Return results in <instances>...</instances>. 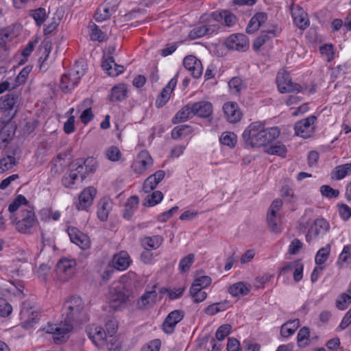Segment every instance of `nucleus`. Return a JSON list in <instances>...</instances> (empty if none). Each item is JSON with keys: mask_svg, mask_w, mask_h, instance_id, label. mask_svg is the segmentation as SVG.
<instances>
[{"mask_svg": "<svg viewBox=\"0 0 351 351\" xmlns=\"http://www.w3.org/2000/svg\"><path fill=\"white\" fill-rule=\"evenodd\" d=\"M76 262L73 259L62 258L56 265V271L64 280L71 278L75 273Z\"/></svg>", "mask_w": 351, "mask_h": 351, "instance_id": "nucleus-12", "label": "nucleus"}, {"mask_svg": "<svg viewBox=\"0 0 351 351\" xmlns=\"http://www.w3.org/2000/svg\"><path fill=\"white\" fill-rule=\"evenodd\" d=\"M276 82L278 90L280 93L297 92L299 93L302 87L299 84L294 83L285 71L278 72L276 76Z\"/></svg>", "mask_w": 351, "mask_h": 351, "instance_id": "nucleus-8", "label": "nucleus"}, {"mask_svg": "<svg viewBox=\"0 0 351 351\" xmlns=\"http://www.w3.org/2000/svg\"><path fill=\"white\" fill-rule=\"evenodd\" d=\"M228 86L233 94H238L243 88L242 80L239 77H232L228 82Z\"/></svg>", "mask_w": 351, "mask_h": 351, "instance_id": "nucleus-51", "label": "nucleus"}, {"mask_svg": "<svg viewBox=\"0 0 351 351\" xmlns=\"http://www.w3.org/2000/svg\"><path fill=\"white\" fill-rule=\"evenodd\" d=\"M316 119L315 116L311 115L296 122L294 125L295 134L304 138L310 137L314 132L313 124Z\"/></svg>", "mask_w": 351, "mask_h": 351, "instance_id": "nucleus-10", "label": "nucleus"}, {"mask_svg": "<svg viewBox=\"0 0 351 351\" xmlns=\"http://www.w3.org/2000/svg\"><path fill=\"white\" fill-rule=\"evenodd\" d=\"M112 205V202L108 199L103 198L100 200L98 204L97 217L101 221H106L108 219Z\"/></svg>", "mask_w": 351, "mask_h": 351, "instance_id": "nucleus-32", "label": "nucleus"}, {"mask_svg": "<svg viewBox=\"0 0 351 351\" xmlns=\"http://www.w3.org/2000/svg\"><path fill=\"white\" fill-rule=\"evenodd\" d=\"M51 40L48 38H45L41 43L39 49L40 53H42V56H40V57L39 58V62H41L40 65V69H43L45 71L47 69L45 62L47 60L49 55L51 52Z\"/></svg>", "mask_w": 351, "mask_h": 351, "instance_id": "nucleus-29", "label": "nucleus"}, {"mask_svg": "<svg viewBox=\"0 0 351 351\" xmlns=\"http://www.w3.org/2000/svg\"><path fill=\"white\" fill-rule=\"evenodd\" d=\"M231 330V326L230 324H223L218 328L216 331L215 337L218 341H222L225 337L229 335Z\"/></svg>", "mask_w": 351, "mask_h": 351, "instance_id": "nucleus-53", "label": "nucleus"}, {"mask_svg": "<svg viewBox=\"0 0 351 351\" xmlns=\"http://www.w3.org/2000/svg\"><path fill=\"white\" fill-rule=\"evenodd\" d=\"M184 312L175 310L168 314L162 323V330L167 334H172L175 327L184 317Z\"/></svg>", "mask_w": 351, "mask_h": 351, "instance_id": "nucleus-14", "label": "nucleus"}, {"mask_svg": "<svg viewBox=\"0 0 351 351\" xmlns=\"http://www.w3.org/2000/svg\"><path fill=\"white\" fill-rule=\"evenodd\" d=\"M351 303V289L341 293L336 300L335 306L339 310H345Z\"/></svg>", "mask_w": 351, "mask_h": 351, "instance_id": "nucleus-39", "label": "nucleus"}, {"mask_svg": "<svg viewBox=\"0 0 351 351\" xmlns=\"http://www.w3.org/2000/svg\"><path fill=\"white\" fill-rule=\"evenodd\" d=\"M106 156L111 161H117L121 157V152L118 147L112 146L106 150Z\"/></svg>", "mask_w": 351, "mask_h": 351, "instance_id": "nucleus-56", "label": "nucleus"}, {"mask_svg": "<svg viewBox=\"0 0 351 351\" xmlns=\"http://www.w3.org/2000/svg\"><path fill=\"white\" fill-rule=\"evenodd\" d=\"M31 71L32 66H26L24 67L17 75L16 82L19 84L25 83Z\"/></svg>", "mask_w": 351, "mask_h": 351, "instance_id": "nucleus-62", "label": "nucleus"}, {"mask_svg": "<svg viewBox=\"0 0 351 351\" xmlns=\"http://www.w3.org/2000/svg\"><path fill=\"white\" fill-rule=\"evenodd\" d=\"M280 33V29L278 25H273L267 30L262 31L259 36L264 40V43H265L269 39L278 36Z\"/></svg>", "mask_w": 351, "mask_h": 351, "instance_id": "nucleus-46", "label": "nucleus"}, {"mask_svg": "<svg viewBox=\"0 0 351 351\" xmlns=\"http://www.w3.org/2000/svg\"><path fill=\"white\" fill-rule=\"evenodd\" d=\"M309 329L307 327L302 328L297 335L298 344L299 346H305L306 343H303L304 340H308L309 337Z\"/></svg>", "mask_w": 351, "mask_h": 351, "instance_id": "nucleus-55", "label": "nucleus"}, {"mask_svg": "<svg viewBox=\"0 0 351 351\" xmlns=\"http://www.w3.org/2000/svg\"><path fill=\"white\" fill-rule=\"evenodd\" d=\"M193 115L207 118L213 113V105L206 101H200L191 104Z\"/></svg>", "mask_w": 351, "mask_h": 351, "instance_id": "nucleus-21", "label": "nucleus"}, {"mask_svg": "<svg viewBox=\"0 0 351 351\" xmlns=\"http://www.w3.org/2000/svg\"><path fill=\"white\" fill-rule=\"evenodd\" d=\"M163 242V238L160 235L152 237H144L141 239V245L144 249L156 250L158 248Z\"/></svg>", "mask_w": 351, "mask_h": 351, "instance_id": "nucleus-30", "label": "nucleus"}, {"mask_svg": "<svg viewBox=\"0 0 351 351\" xmlns=\"http://www.w3.org/2000/svg\"><path fill=\"white\" fill-rule=\"evenodd\" d=\"M153 165V160L148 152L142 151L138 155L136 160L132 165L134 171L137 174L143 173L148 168Z\"/></svg>", "mask_w": 351, "mask_h": 351, "instance_id": "nucleus-15", "label": "nucleus"}, {"mask_svg": "<svg viewBox=\"0 0 351 351\" xmlns=\"http://www.w3.org/2000/svg\"><path fill=\"white\" fill-rule=\"evenodd\" d=\"M339 214L343 221H347L351 217V208L347 204H340L339 205Z\"/></svg>", "mask_w": 351, "mask_h": 351, "instance_id": "nucleus-61", "label": "nucleus"}, {"mask_svg": "<svg viewBox=\"0 0 351 351\" xmlns=\"http://www.w3.org/2000/svg\"><path fill=\"white\" fill-rule=\"evenodd\" d=\"M251 290V285L243 282H239L231 285L228 292L234 297L247 295Z\"/></svg>", "mask_w": 351, "mask_h": 351, "instance_id": "nucleus-31", "label": "nucleus"}, {"mask_svg": "<svg viewBox=\"0 0 351 351\" xmlns=\"http://www.w3.org/2000/svg\"><path fill=\"white\" fill-rule=\"evenodd\" d=\"M330 252V245L329 244L319 249L315 258V263L319 265L324 264L328 258Z\"/></svg>", "mask_w": 351, "mask_h": 351, "instance_id": "nucleus-43", "label": "nucleus"}, {"mask_svg": "<svg viewBox=\"0 0 351 351\" xmlns=\"http://www.w3.org/2000/svg\"><path fill=\"white\" fill-rule=\"evenodd\" d=\"M84 74L83 66L80 68L78 64L75 65L72 70L62 76L60 84L61 90L66 93L71 92Z\"/></svg>", "mask_w": 351, "mask_h": 351, "instance_id": "nucleus-6", "label": "nucleus"}, {"mask_svg": "<svg viewBox=\"0 0 351 351\" xmlns=\"http://www.w3.org/2000/svg\"><path fill=\"white\" fill-rule=\"evenodd\" d=\"M73 324L66 320L58 324H48L46 332L53 335L54 342L57 344L65 342L70 337Z\"/></svg>", "mask_w": 351, "mask_h": 351, "instance_id": "nucleus-5", "label": "nucleus"}, {"mask_svg": "<svg viewBox=\"0 0 351 351\" xmlns=\"http://www.w3.org/2000/svg\"><path fill=\"white\" fill-rule=\"evenodd\" d=\"M195 260V255L189 254L182 258L179 263V269L181 273H185L189 270Z\"/></svg>", "mask_w": 351, "mask_h": 351, "instance_id": "nucleus-49", "label": "nucleus"}, {"mask_svg": "<svg viewBox=\"0 0 351 351\" xmlns=\"http://www.w3.org/2000/svg\"><path fill=\"white\" fill-rule=\"evenodd\" d=\"M280 134L278 127L265 129L263 123L256 121L250 123L244 130L242 138L245 147H259L275 140Z\"/></svg>", "mask_w": 351, "mask_h": 351, "instance_id": "nucleus-1", "label": "nucleus"}, {"mask_svg": "<svg viewBox=\"0 0 351 351\" xmlns=\"http://www.w3.org/2000/svg\"><path fill=\"white\" fill-rule=\"evenodd\" d=\"M209 17L215 20H219L220 21L223 20L224 24L228 27H232L237 21V16L227 10L221 12H213Z\"/></svg>", "mask_w": 351, "mask_h": 351, "instance_id": "nucleus-27", "label": "nucleus"}, {"mask_svg": "<svg viewBox=\"0 0 351 351\" xmlns=\"http://www.w3.org/2000/svg\"><path fill=\"white\" fill-rule=\"evenodd\" d=\"M351 261V245H346L341 254L339 256L337 261V265L339 268L343 267V264L348 263Z\"/></svg>", "mask_w": 351, "mask_h": 351, "instance_id": "nucleus-42", "label": "nucleus"}, {"mask_svg": "<svg viewBox=\"0 0 351 351\" xmlns=\"http://www.w3.org/2000/svg\"><path fill=\"white\" fill-rule=\"evenodd\" d=\"M302 247V243L298 239H294L289 246V253L296 254Z\"/></svg>", "mask_w": 351, "mask_h": 351, "instance_id": "nucleus-64", "label": "nucleus"}, {"mask_svg": "<svg viewBox=\"0 0 351 351\" xmlns=\"http://www.w3.org/2000/svg\"><path fill=\"white\" fill-rule=\"evenodd\" d=\"M170 93L166 89H162L160 95L158 96L155 105L157 108H161L166 104L170 98Z\"/></svg>", "mask_w": 351, "mask_h": 351, "instance_id": "nucleus-54", "label": "nucleus"}, {"mask_svg": "<svg viewBox=\"0 0 351 351\" xmlns=\"http://www.w3.org/2000/svg\"><path fill=\"white\" fill-rule=\"evenodd\" d=\"M320 193L322 196L328 198H337L339 195V191L334 189L329 185H322L319 189Z\"/></svg>", "mask_w": 351, "mask_h": 351, "instance_id": "nucleus-50", "label": "nucleus"}, {"mask_svg": "<svg viewBox=\"0 0 351 351\" xmlns=\"http://www.w3.org/2000/svg\"><path fill=\"white\" fill-rule=\"evenodd\" d=\"M210 15V13L208 14H206L201 16L200 21L208 28L213 27L212 25H213L215 27V29H213V31H212V34H213L214 33H217L218 32V30L219 29L220 25H219V23L220 21L215 20L214 19H211V17H209Z\"/></svg>", "mask_w": 351, "mask_h": 351, "instance_id": "nucleus-48", "label": "nucleus"}, {"mask_svg": "<svg viewBox=\"0 0 351 351\" xmlns=\"http://www.w3.org/2000/svg\"><path fill=\"white\" fill-rule=\"evenodd\" d=\"M97 194V190L93 186L84 189L79 195V203L76 205L78 210H86L93 203Z\"/></svg>", "mask_w": 351, "mask_h": 351, "instance_id": "nucleus-17", "label": "nucleus"}, {"mask_svg": "<svg viewBox=\"0 0 351 351\" xmlns=\"http://www.w3.org/2000/svg\"><path fill=\"white\" fill-rule=\"evenodd\" d=\"M157 293L155 290L145 291L136 302V308L140 310H145L154 304L157 299Z\"/></svg>", "mask_w": 351, "mask_h": 351, "instance_id": "nucleus-26", "label": "nucleus"}, {"mask_svg": "<svg viewBox=\"0 0 351 351\" xmlns=\"http://www.w3.org/2000/svg\"><path fill=\"white\" fill-rule=\"evenodd\" d=\"M88 337L98 348H102L106 343V333L100 326H92L87 330Z\"/></svg>", "mask_w": 351, "mask_h": 351, "instance_id": "nucleus-18", "label": "nucleus"}, {"mask_svg": "<svg viewBox=\"0 0 351 351\" xmlns=\"http://www.w3.org/2000/svg\"><path fill=\"white\" fill-rule=\"evenodd\" d=\"M225 44L228 49L243 51L247 50L249 46L248 39L243 34L230 36L227 38Z\"/></svg>", "mask_w": 351, "mask_h": 351, "instance_id": "nucleus-13", "label": "nucleus"}, {"mask_svg": "<svg viewBox=\"0 0 351 351\" xmlns=\"http://www.w3.org/2000/svg\"><path fill=\"white\" fill-rule=\"evenodd\" d=\"M19 95L15 93H8L0 98V112H3L1 123H8L17 112Z\"/></svg>", "mask_w": 351, "mask_h": 351, "instance_id": "nucleus-4", "label": "nucleus"}, {"mask_svg": "<svg viewBox=\"0 0 351 351\" xmlns=\"http://www.w3.org/2000/svg\"><path fill=\"white\" fill-rule=\"evenodd\" d=\"M267 153L271 155H276L280 157H285L287 149L286 146L280 142H277L267 149Z\"/></svg>", "mask_w": 351, "mask_h": 351, "instance_id": "nucleus-40", "label": "nucleus"}, {"mask_svg": "<svg viewBox=\"0 0 351 351\" xmlns=\"http://www.w3.org/2000/svg\"><path fill=\"white\" fill-rule=\"evenodd\" d=\"M303 269L304 265L300 261H299L298 263L296 264L293 271V279L295 282H298L302 279Z\"/></svg>", "mask_w": 351, "mask_h": 351, "instance_id": "nucleus-63", "label": "nucleus"}, {"mask_svg": "<svg viewBox=\"0 0 351 351\" xmlns=\"http://www.w3.org/2000/svg\"><path fill=\"white\" fill-rule=\"evenodd\" d=\"M306 224L309 226L306 234V240L308 243L315 240L318 235L324 234L329 228L328 223L324 219H317L312 221H308Z\"/></svg>", "mask_w": 351, "mask_h": 351, "instance_id": "nucleus-7", "label": "nucleus"}, {"mask_svg": "<svg viewBox=\"0 0 351 351\" xmlns=\"http://www.w3.org/2000/svg\"><path fill=\"white\" fill-rule=\"evenodd\" d=\"M116 7L115 6H110L108 5V3H105L104 4L100 5L96 12L94 14V19L97 22H101L108 19L110 16L115 12Z\"/></svg>", "mask_w": 351, "mask_h": 351, "instance_id": "nucleus-28", "label": "nucleus"}, {"mask_svg": "<svg viewBox=\"0 0 351 351\" xmlns=\"http://www.w3.org/2000/svg\"><path fill=\"white\" fill-rule=\"evenodd\" d=\"M66 232L72 243L79 246L82 250L90 247V241L88 235L81 232L74 226H69Z\"/></svg>", "mask_w": 351, "mask_h": 351, "instance_id": "nucleus-11", "label": "nucleus"}, {"mask_svg": "<svg viewBox=\"0 0 351 351\" xmlns=\"http://www.w3.org/2000/svg\"><path fill=\"white\" fill-rule=\"evenodd\" d=\"M212 26L213 27L209 28L206 27L204 24L196 26L190 31L189 33V37L191 40H195L206 35H210L212 34V31H213V29L215 28L213 25Z\"/></svg>", "mask_w": 351, "mask_h": 351, "instance_id": "nucleus-36", "label": "nucleus"}, {"mask_svg": "<svg viewBox=\"0 0 351 351\" xmlns=\"http://www.w3.org/2000/svg\"><path fill=\"white\" fill-rule=\"evenodd\" d=\"M230 306V302L227 300L217 302L206 307L205 309V313L209 315H214L219 312L226 310Z\"/></svg>", "mask_w": 351, "mask_h": 351, "instance_id": "nucleus-38", "label": "nucleus"}, {"mask_svg": "<svg viewBox=\"0 0 351 351\" xmlns=\"http://www.w3.org/2000/svg\"><path fill=\"white\" fill-rule=\"evenodd\" d=\"M133 296L123 286L115 287L110 293L109 306L113 311H121L131 304Z\"/></svg>", "mask_w": 351, "mask_h": 351, "instance_id": "nucleus-3", "label": "nucleus"}, {"mask_svg": "<svg viewBox=\"0 0 351 351\" xmlns=\"http://www.w3.org/2000/svg\"><path fill=\"white\" fill-rule=\"evenodd\" d=\"M12 311V306L3 298H0V315L8 316Z\"/></svg>", "mask_w": 351, "mask_h": 351, "instance_id": "nucleus-57", "label": "nucleus"}, {"mask_svg": "<svg viewBox=\"0 0 351 351\" xmlns=\"http://www.w3.org/2000/svg\"><path fill=\"white\" fill-rule=\"evenodd\" d=\"M32 17L36 23V25L40 26L45 20L46 11L45 8H39L33 11Z\"/></svg>", "mask_w": 351, "mask_h": 351, "instance_id": "nucleus-52", "label": "nucleus"}, {"mask_svg": "<svg viewBox=\"0 0 351 351\" xmlns=\"http://www.w3.org/2000/svg\"><path fill=\"white\" fill-rule=\"evenodd\" d=\"M184 68L188 70L194 78H199L203 72L202 62L194 56H186L183 60Z\"/></svg>", "mask_w": 351, "mask_h": 351, "instance_id": "nucleus-16", "label": "nucleus"}, {"mask_svg": "<svg viewBox=\"0 0 351 351\" xmlns=\"http://www.w3.org/2000/svg\"><path fill=\"white\" fill-rule=\"evenodd\" d=\"M161 342L158 339L149 341L147 345L144 346L141 351H159Z\"/></svg>", "mask_w": 351, "mask_h": 351, "instance_id": "nucleus-60", "label": "nucleus"}, {"mask_svg": "<svg viewBox=\"0 0 351 351\" xmlns=\"http://www.w3.org/2000/svg\"><path fill=\"white\" fill-rule=\"evenodd\" d=\"M220 143L230 147H234L237 142V135L231 132L222 133L220 137Z\"/></svg>", "mask_w": 351, "mask_h": 351, "instance_id": "nucleus-45", "label": "nucleus"}, {"mask_svg": "<svg viewBox=\"0 0 351 351\" xmlns=\"http://www.w3.org/2000/svg\"><path fill=\"white\" fill-rule=\"evenodd\" d=\"M16 165L14 156H7L0 159V172H4L13 168Z\"/></svg>", "mask_w": 351, "mask_h": 351, "instance_id": "nucleus-47", "label": "nucleus"}, {"mask_svg": "<svg viewBox=\"0 0 351 351\" xmlns=\"http://www.w3.org/2000/svg\"><path fill=\"white\" fill-rule=\"evenodd\" d=\"M191 127L188 125H180L175 127L171 131V137L173 139H178L183 136L191 133Z\"/></svg>", "mask_w": 351, "mask_h": 351, "instance_id": "nucleus-44", "label": "nucleus"}, {"mask_svg": "<svg viewBox=\"0 0 351 351\" xmlns=\"http://www.w3.org/2000/svg\"><path fill=\"white\" fill-rule=\"evenodd\" d=\"M71 167L75 169L81 181H83L88 173L96 170V161L93 158H88L84 160L77 159L71 165Z\"/></svg>", "mask_w": 351, "mask_h": 351, "instance_id": "nucleus-9", "label": "nucleus"}, {"mask_svg": "<svg viewBox=\"0 0 351 351\" xmlns=\"http://www.w3.org/2000/svg\"><path fill=\"white\" fill-rule=\"evenodd\" d=\"M101 67L110 76H117L124 71L123 66L117 64L112 56H109L104 60Z\"/></svg>", "mask_w": 351, "mask_h": 351, "instance_id": "nucleus-24", "label": "nucleus"}, {"mask_svg": "<svg viewBox=\"0 0 351 351\" xmlns=\"http://www.w3.org/2000/svg\"><path fill=\"white\" fill-rule=\"evenodd\" d=\"M322 55L326 56L327 60L330 61L333 58L334 51L332 45L325 44L319 47Z\"/></svg>", "mask_w": 351, "mask_h": 351, "instance_id": "nucleus-58", "label": "nucleus"}, {"mask_svg": "<svg viewBox=\"0 0 351 351\" xmlns=\"http://www.w3.org/2000/svg\"><path fill=\"white\" fill-rule=\"evenodd\" d=\"M346 176L342 165L337 166L331 172V178L335 180H341Z\"/></svg>", "mask_w": 351, "mask_h": 351, "instance_id": "nucleus-59", "label": "nucleus"}, {"mask_svg": "<svg viewBox=\"0 0 351 351\" xmlns=\"http://www.w3.org/2000/svg\"><path fill=\"white\" fill-rule=\"evenodd\" d=\"M132 260L128 253L125 251H121L114 255L112 265L114 269L119 271H124L130 266Z\"/></svg>", "mask_w": 351, "mask_h": 351, "instance_id": "nucleus-22", "label": "nucleus"}, {"mask_svg": "<svg viewBox=\"0 0 351 351\" xmlns=\"http://www.w3.org/2000/svg\"><path fill=\"white\" fill-rule=\"evenodd\" d=\"M300 325L298 319L289 320L282 325L280 328V335L282 337L288 338L294 334Z\"/></svg>", "mask_w": 351, "mask_h": 351, "instance_id": "nucleus-35", "label": "nucleus"}, {"mask_svg": "<svg viewBox=\"0 0 351 351\" xmlns=\"http://www.w3.org/2000/svg\"><path fill=\"white\" fill-rule=\"evenodd\" d=\"M291 14L293 19V22L295 25L302 29H304L309 25V20L307 17V14L299 5H292L291 7Z\"/></svg>", "mask_w": 351, "mask_h": 351, "instance_id": "nucleus-20", "label": "nucleus"}, {"mask_svg": "<svg viewBox=\"0 0 351 351\" xmlns=\"http://www.w3.org/2000/svg\"><path fill=\"white\" fill-rule=\"evenodd\" d=\"M193 111L191 104H189L182 108L174 116L172 122L176 124L186 121L187 119L193 117Z\"/></svg>", "mask_w": 351, "mask_h": 351, "instance_id": "nucleus-33", "label": "nucleus"}, {"mask_svg": "<svg viewBox=\"0 0 351 351\" xmlns=\"http://www.w3.org/2000/svg\"><path fill=\"white\" fill-rule=\"evenodd\" d=\"M165 176V172L163 170H158L154 174L149 176L143 183V191L145 193H149L153 191L164 178Z\"/></svg>", "mask_w": 351, "mask_h": 351, "instance_id": "nucleus-25", "label": "nucleus"}, {"mask_svg": "<svg viewBox=\"0 0 351 351\" xmlns=\"http://www.w3.org/2000/svg\"><path fill=\"white\" fill-rule=\"evenodd\" d=\"M88 28L89 29V35L91 40L101 43L105 40V33L103 32L95 23L90 22Z\"/></svg>", "mask_w": 351, "mask_h": 351, "instance_id": "nucleus-37", "label": "nucleus"}, {"mask_svg": "<svg viewBox=\"0 0 351 351\" xmlns=\"http://www.w3.org/2000/svg\"><path fill=\"white\" fill-rule=\"evenodd\" d=\"M163 198V194L160 191H155L151 195H148L143 200L145 206H154L160 203Z\"/></svg>", "mask_w": 351, "mask_h": 351, "instance_id": "nucleus-41", "label": "nucleus"}, {"mask_svg": "<svg viewBox=\"0 0 351 351\" xmlns=\"http://www.w3.org/2000/svg\"><path fill=\"white\" fill-rule=\"evenodd\" d=\"M224 114L228 121L230 123H236L241 118V112L236 102H227L223 106Z\"/></svg>", "mask_w": 351, "mask_h": 351, "instance_id": "nucleus-23", "label": "nucleus"}, {"mask_svg": "<svg viewBox=\"0 0 351 351\" xmlns=\"http://www.w3.org/2000/svg\"><path fill=\"white\" fill-rule=\"evenodd\" d=\"M62 312L64 319L71 323L81 324L88 319L84 311V302L80 296L73 295L69 298L64 303Z\"/></svg>", "mask_w": 351, "mask_h": 351, "instance_id": "nucleus-2", "label": "nucleus"}, {"mask_svg": "<svg viewBox=\"0 0 351 351\" xmlns=\"http://www.w3.org/2000/svg\"><path fill=\"white\" fill-rule=\"evenodd\" d=\"M127 87L124 84H119L111 89L110 99L111 101H121L127 97Z\"/></svg>", "mask_w": 351, "mask_h": 351, "instance_id": "nucleus-34", "label": "nucleus"}, {"mask_svg": "<svg viewBox=\"0 0 351 351\" xmlns=\"http://www.w3.org/2000/svg\"><path fill=\"white\" fill-rule=\"evenodd\" d=\"M35 215L31 210L22 211V219L16 223V228L23 233H27L35 223Z\"/></svg>", "mask_w": 351, "mask_h": 351, "instance_id": "nucleus-19", "label": "nucleus"}]
</instances>
